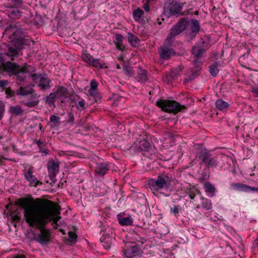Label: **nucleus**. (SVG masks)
<instances>
[{
	"mask_svg": "<svg viewBox=\"0 0 258 258\" xmlns=\"http://www.w3.org/2000/svg\"><path fill=\"white\" fill-rule=\"evenodd\" d=\"M18 203L24 211L26 222L32 227H42L51 221L54 229H59L64 222L59 216L60 208L54 202L47 199L32 198H21Z\"/></svg>",
	"mask_w": 258,
	"mask_h": 258,
	"instance_id": "f257e3e1",
	"label": "nucleus"
},
{
	"mask_svg": "<svg viewBox=\"0 0 258 258\" xmlns=\"http://www.w3.org/2000/svg\"><path fill=\"white\" fill-rule=\"evenodd\" d=\"M209 40L201 38L192 47L191 52L193 57L192 63L195 65V70H192L191 74L185 79V82L187 83L191 81L199 75L202 59L204 57V54L209 48Z\"/></svg>",
	"mask_w": 258,
	"mask_h": 258,
	"instance_id": "f03ea898",
	"label": "nucleus"
},
{
	"mask_svg": "<svg viewBox=\"0 0 258 258\" xmlns=\"http://www.w3.org/2000/svg\"><path fill=\"white\" fill-rule=\"evenodd\" d=\"M172 180V177L170 174L163 172L158 174L156 178L148 179L146 185L148 189L154 195H164V191H167L170 188Z\"/></svg>",
	"mask_w": 258,
	"mask_h": 258,
	"instance_id": "7ed1b4c3",
	"label": "nucleus"
},
{
	"mask_svg": "<svg viewBox=\"0 0 258 258\" xmlns=\"http://www.w3.org/2000/svg\"><path fill=\"white\" fill-rule=\"evenodd\" d=\"M196 158L202 161L201 164H205L208 168H215L218 164V160L217 156H212L211 154L208 149L202 147L196 149Z\"/></svg>",
	"mask_w": 258,
	"mask_h": 258,
	"instance_id": "20e7f679",
	"label": "nucleus"
},
{
	"mask_svg": "<svg viewBox=\"0 0 258 258\" xmlns=\"http://www.w3.org/2000/svg\"><path fill=\"white\" fill-rule=\"evenodd\" d=\"M34 90L30 86L21 87L16 90V93L17 95L27 96L31 95V100L29 101H23L24 104L26 106L34 107L39 103V100L37 94H33Z\"/></svg>",
	"mask_w": 258,
	"mask_h": 258,
	"instance_id": "39448f33",
	"label": "nucleus"
},
{
	"mask_svg": "<svg viewBox=\"0 0 258 258\" xmlns=\"http://www.w3.org/2000/svg\"><path fill=\"white\" fill-rule=\"evenodd\" d=\"M17 24H12L5 29L4 35L8 37L11 41L19 42L23 35V29L19 27Z\"/></svg>",
	"mask_w": 258,
	"mask_h": 258,
	"instance_id": "423d86ee",
	"label": "nucleus"
},
{
	"mask_svg": "<svg viewBox=\"0 0 258 258\" xmlns=\"http://www.w3.org/2000/svg\"><path fill=\"white\" fill-rule=\"evenodd\" d=\"M156 105L163 111L176 114L182 109L181 106L176 101L171 100H160Z\"/></svg>",
	"mask_w": 258,
	"mask_h": 258,
	"instance_id": "0eeeda50",
	"label": "nucleus"
},
{
	"mask_svg": "<svg viewBox=\"0 0 258 258\" xmlns=\"http://www.w3.org/2000/svg\"><path fill=\"white\" fill-rule=\"evenodd\" d=\"M183 4L177 1H172L167 3L164 6V13L168 17L171 16L178 17L183 15L182 12Z\"/></svg>",
	"mask_w": 258,
	"mask_h": 258,
	"instance_id": "6e6552de",
	"label": "nucleus"
},
{
	"mask_svg": "<svg viewBox=\"0 0 258 258\" xmlns=\"http://www.w3.org/2000/svg\"><path fill=\"white\" fill-rule=\"evenodd\" d=\"M142 253L140 246L135 243H126L122 250V255L125 258H135L140 256Z\"/></svg>",
	"mask_w": 258,
	"mask_h": 258,
	"instance_id": "1a4fd4ad",
	"label": "nucleus"
},
{
	"mask_svg": "<svg viewBox=\"0 0 258 258\" xmlns=\"http://www.w3.org/2000/svg\"><path fill=\"white\" fill-rule=\"evenodd\" d=\"M133 150L137 152H143V154L151 158L152 157L149 155L150 152L151 150V147L150 143L146 140H141L140 141H136L134 145L132 146Z\"/></svg>",
	"mask_w": 258,
	"mask_h": 258,
	"instance_id": "9d476101",
	"label": "nucleus"
},
{
	"mask_svg": "<svg viewBox=\"0 0 258 258\" xmlns=\"http://www.w3.org/2000/svg\"><path fill=\"white\" fill-rule=\"evenodd\" d=\"M39 229L40 232L35 234L34 239L41 245L47 244L50 241V232L49 229L45 228V227H34Z\"/></svg>",
	"mask_w": 258,
	"mask_h": 258,
	"instance_id": "9b49d317",
	"label": "nucleus"
},
{
	"mask_svg": "<svg viewBox=\"0 0 258 258\" xmlns=\"http://www.w3.org/2000/svg\"><path fill=\"white\" fill-rule=\"evenodd\" d=\"M82 59L90 66L98 69H101L103 68H107L105 66L104 63H102L100 59L94 58L90 54L88 53H83L81 56Z\"/></svg>",
	"mask_w": 258,
	"mask_h": 258,
	"instance_id": "f8f14e48",
	"label": "nucleus"
},
{
	"mask_svg": "<svg viewBox=\"0 0 258 258\" xmlns=\"http://www.w3.org/2000/svg\"><path fill=\"white\" fill-rule=\"evenodd\" d=\"M186 24L187 21L184 18L180 19L171 28L169 36L171 38L179 35L185 29Z\"/></svg>",
	"mask_w": 258,
	"mask_h": 258,
	"instance_id": "ddd939ff",
	"label": "nucleus"
},
{
	"mask_svg": "<svg viewBox=\"0 0 258 258\" xmlns=\"http://www.w3.org/2000/svg\"><path fill=\"white\" fill-rule=\"evenodd\" d=\"M24 177L29 182L31 186L36 187L38 184H42L37 177L33 174V167H29L26 169L24 171Z\"/></svg>",
	"mask_w": 258,
	"mask_h": 258,
	"instance_id": "4468645a",
	"label": "nucleus"
},
{
	"mask_svg": "<svg viewBox=\"0 0 258 258\" xmlns=\"http://www.w3.org/2000/svg\"><path fill=\"white\" fill-rule=\"evenodd\" d=\"M159 54L162 59H168L170 58L171 56H174L175 54V52L173 48L166 46V45L164 44L159 48Z\"/></svg>",
	"mask_w": 258,
	"mask_h": 258,
	"instance_id": "2eb2a0df",
	"label": "nucleus"
},
{
	"mask_svg": "<svg viewBox=\"0 0 258 258\" xmlns=\"http://www.w3.org/2000/svg\"><path fill=\"white\" fill-rule=\"evenodd\" d=\"M231 186L233 189L240 192L258 191V188L251 187L241 183H232Z\"/></svg>",
	"mask_w": 258,
	"mask_h": 258,
	"instance_id": "dca6fc26",
	"label": "nucleus"
},
{
	"mask_svg": "<svg viewBox=\"0 0 258 258\" xmlns=\"http://www.w3.org/2000/svg\"><path fill=\"white\" fill-rule=\"evenodd\" d=\"M59 164L57 162L53 161H49L47 163V168L49 173V176L51 180H53L56 175L59 172Z\"/></svg>",
	"mask_w": 258,
	"mask_h": 258,
	"instance_id": "f3484780",
	"label": "nucleus"
},
{
	"mask_svg": "<svg viewBox=\"0 0 258 258\" xmlns=\"http://www.w3.org/2000/svg\"><path fill=\"white\" fill-rule=\"evenodd\" d=\"M19 66L16 65L15 62L11 61H7L2 63L0 64V69L7 73H14L17 70V68Z\"/></svg>",
	"mask_w": 258,
	"mask_h": 258,
	"instance_id": "a211bd4d",
	"label": "nucleus"
},
{
	"mask_svg": "<svg viewBox=\"0 0 258 258\" xmlns=\"http://www.w3.org/2000/svg\"><path fill=\"white\" fill-rule=\"evenodd\" d=\"M109 170L108 163L107 162H100L96 163L95 172L98 175L103 176Z\"/></svg>",
	"mask_w": 258,
	"mask_h": 258,
	"instance_id": "6ab92c4d",
	"label": "nucleus"
},
{
	"mask_svg": "<svg viewBox=\"0 0 258 258\" xmlns=\"http://www.w3.org/2000/svg\"><path fill=\"white\" fill-rule=\"evenodd\" d=\"M67 92V89L62 86H59L57 90L54 91L55 94L56 95V98L61 103H64L66 101L68 98Z\"/></svg>",
	"mask_w": 258,
	"mask_h": 258,
	"instance_id": "aec40b11",
	"label": "nucleus"
},
{
	"mask_svg": "<svg viewBox=\"0 0 258 258\" xmlns=\"http://www.w3.org/2000/svg\"><path fill=\"white\" fill-rule=\"evenodd\" d=\"M123 36L120 34H116L114 36L113 42L116 48L119 50L123 51L125 49V46L123 44Z\"/></svg>",
	"mask_w": 258,
	"mask_h": 258,
	"instance_id": "412c9836",
	"label": "nucleus"
},
{
	"mask_svg": "<svg viewBox=\"0 0 258 258\" xmlns=\"http://www.w3.org/2000/svg\"><path fill=\"white\" fill-rule=\"evenodd\" d=\"M51 80L46 75H43L42 77H40L38 86L41 88L42 90H46L49 89L51 87L50 83Z\"/></svg>",
	"mask_w": 258,
	"mask_h": 258,
	"instance_id": "4be33fe9",
	"label": "nucleus"
},
{
	"mask_svg": "<svg viewBox=\"0 0 258 258\" xmlns=\"http://www.w3.org/2000/svg\"><path fill=\"white\" fill-rule=\"evenodd\" d=\"M200 28V24L196 19L191 20V25L190 27L191 32L190 36L191 38L195 37L197 34L199 32Z\"/></svg>",
	"mask_w": 258,
	"mask_h": 258,
	"instance_id": "5701e85b",
	"label": "nucleus"
},
{
	"mask_svg": "<svg viewBox=\"0 0 258 258\" xmlns=\"http://www.w3.org/2000/svg\"><path fill=\"white\" fill-rule=\"evenodd\" d=\"M117 219L121 226H131L133 225V219L131 217H123L120 214L117 215Z\"/></svg>",
	"mask_w": 258,
	"mask_h": 258,
	"instance_id": "b1692460",
	"label": "nucleus"
},
{
	"mask_svg": "<svg viewBox=\"0 0 258 258\" xmlns=\"http://www.w3.org/2000/svg\"><path fill=\"white\" fill-rule=\"evenodd\" d=\"M136 79L138 82L141 83H144L147 81L148 76L147 71L141 69L138 70Z\"/></svg>",
	"mask_w": 258,
	"mask_h": 258,
	"instance_id": "393cba45",
	"label": "nucleus"
},
{
	"mask_svg": "<svg viewBox=\"0 0 258 258\" xmlns=\"http://www.w3.org/2000/svg\"><path fill=\"white\" fill-rule=\"evenodd\" d=\"M5 54L8 56L12 60H17L19 57V51L12 47H9Z\"/></svg>",
	"mask_w": 258,
	"mask_h": 258,
	"instance_id": "a878e982",
	"label": "nucleus"
},
{
	"mask_svg": "<svg viewBox=\"0 0 258 258\" xmlns=\"http://www.w3.org/2000/svg\"><path fill=\"white\" fill-rule=\"evenodd\" d=\"M14 74H15L17 80L20 82H24L27 77V75L25 73V71H23L22 68L20 66L18 67L17 70Z\"/></svg>",
	"mask_w": 258,
	"mask_h": 258,
	"instance_id": "bb28decb",
	"label": "nucleus"
},
{
	"mask_svg": "<svg viewBox=\"0 0 258 258\" xmlns=\"http://www.w3.org/2000/svg\"><path fill=\"white\" fill-rule=\"evenodd\" d=\"M127 39L128 43L133 47H136L140 42L138 37L130 32L127 33Z\"/></svg>",
	"mask_w": 258,
	"mask_h": 258,
	"instance_id": "cd10ccee",
	"label": "nucleus"
},
{
	"mask_svg": "<svg viewBox=\"0 0 258 258\" xmlns=\"http://www.w3.org/2000/svg\"><path fill=\"white\" fill-rule=\"evenodd\" d=\"M216 108L220 110L224 111L226 110L229 106V104L222 99H218L215 103Z\"/></svg>",
	"mask_w": 258,
	"mask_h": 258,
	"instance_id": "c85d7f7f",
	"label": "nucleus"
},
{
	"mask_svg": "<svg viewBox=\"0 0 258 258\" xmlns=\"http://www.w3.org/2000/svg\"><path fill=\"white\" fill-rule=\"evenodd\" d=\"M218 67V63L216 62L213 63L209 67V71L213 77H216L218 75L219 73Z\"/></svg>",
	"mask_w": 258,
	"mask_h": 258,
	"instance_id": "c756f323",
	"label": "nucleus"
},
{
	"mask_svg": "<svg viewBox=\"0 0 258 258\" xmlns=\"http://www.w3.org/2000/svg\"><path fill=\"white\" fill-rule=\"evenodd\" d=\"M201 205L202 207L206 210H211L212 208V203L209 199L201 198Z\"/></svg>",
	"mask_w": 258,
	"mask_h": 258,
	"instance_id": "7c9ffc66",
	"label": "nucleus"
},
{
	"mask_svg": "<svg viewBox=\"0 0 258 258\" xmlns=\"http://www.w3.org/2000/svg\"><path fill=\"white\" fill-rule=\"evenodd\" d=\"M56 98V95L54 92L50 93L48 96L45 97V102L47 103L50 106H54L55 99Z\"/></svg>",
	"mask_w": 258,
	"mask_h": 258,
	"instance_id": "2f4dec72",
	"label": "nucleus"
},
{
	"mask_svg": "<svg viewBox=\"0 0 258 258\" xmlns=\"http://www.w3.org/2000/svg\"><path fill=\"white\" fill-rule=\"evenodd\" d=\"M9 112L13 114L17 115L22 114L23 110L20 106L16 105L10 107Z\"/></svg>",
	"mask_w": 258,
	"mask_h": 258,
	"instance_id": "473e14b6",
	"label": "nucleus"
},
{
	"mask_svg": "<svg viewBox=\"0 0 258 258\" xmlns=\"http://www.w3.org/2000/svg\"><path fill=\"white\" fill-rule=\"evenodd\" d=\"M144 14V12L142 9L138 8L133 13V18L136 21H139Z\"/></svg>",
	"mask_w": 258,
	"mask_h": 258,
	"instance_id": "72a5a7b5",
	"label": "nucleus"
},
{
	"mask_svg": "<svg viewBox=\"0 0 258 258\" xmlns=\"http://www.w3.org/2000/svg\"><path fill=\"white\" fill-rule=\"evenodd\" d=\"M204 188L206 192L212 194V196L214 195L215 191V188L210 182H206L204 184Z\"/></svg>",
	"mask_w": 258,
	"mask_h": 258,
	"instance_id": "f704fd0d",
	"label": "nucleus"
},
{
	"mask_svg": "<svg viewBox=\"0 0 258 258\" xmlns=\"http://www.w3.org/2000/svg\"><path fill=\"white\" fill-rule=\"evenodd\" d=\"M68 241L72 243H75L77 241V235L73 231L68 232Z\"/></svg>",
	"mask_w": 258,
	"mask_h": 258,
	"instance_id": "c9c22d12",
	"label": "nucleus"
},
{
	"mask_svg": "<svg viewBox=\"0 0 258 258\" xmlns=\"http://www.w3.org/2000/svg\"><path fill=\"white\" fill-rule=\"evenodd\" d=\"M50 121L54 124V126L59 125L60 124V118L58 116L51 115L49 118Z\"/></svg>",
	"mask_w": 258,
	"mask_h": 258,
	"instance_id": "e433bc0d",
	"label": "nucleus"
},
{
	"mask_svg": "<svg viewBox=\"0 0 258 258\" xmlns=\"http://www.w3.org/2000/svg\"><path fill=\"white\" fill-rule=\"evenodd\" d=\"M23 71H25V73L31 75L33 72H35V68L30 65H25L21 67Z\"/></svg>",
	"mask_w": 258,
	"mask_h": 258,
	"instance_id": "4c0bfd02",
	"label": "nucleus"
},
{
	"mask_svg": "<svg viewBox=\"0 0 258 258\" xmlns=\"http://www.w3.org/2000/svg\"><path fill=\"white\" fill-rule=\"evenodd\" d=\"M77 108L80 110L82 111L85 109V101L84 99H82L76 104Z\"/></svg>",
	"mask_w": 258,
	"mask_h": 258,
	"instance_id": "58836bf2",
	"label": "nucleus"
},
{
	"mask_svg": "<svg viewBox=\"0 0 258 258\" xmlns=\"http://www.w3.org/2000/svg\"><path fill=\"white\" fill-rule=\"evenodd\" d=\"M5 105L3 101L0 100V120L3 117L5 110Z\"/></svg>",
	"mask_w": 258,
	"mask_h": 258,
	"instance_id": "ea45409f",
	"label": "nucleus"
},
{
	"mask_svg": "<svg viewBox=\"0 0 258 258\" xmlns=\"http://www.w3.org/2000/svg\"><path fill=\"white\" fill-rule=\"evenodd\" d=\"M180 210V206L179 205H174L172 208H171L170 212L172 213L175 216L179 213Z\"/></svg>",
	"mask_w": 258,
	"mask_h": 258,
	"instance_id": "a19ab883",
	"label": "nucleus"
},
{
	"mask_svg": "<svg viewBox=\"0 0 258 258\" xmlns=\"http://www.w3.org/2000/svg\"><path fill=\"white\" fill-rule=\"evenodd\" d=\"M74 116L72 112H68V122L70 123L72 125L75 124Z\"/></svg>",
	"mask_w": 258,
	"mask_h": 258,
	"instance_id": "79ce46f5",
	"label": "nucleus"
},
{
	"mask_svg": "<svg viewBox=\"0 0 258 258\" xmlns=\"http://www.w3.org/2000/svg\"><path fill=\"white\" fill-rule=\"evenodd\" d=\"M31 77H32V80L33 82H35L36 83H37V82L39 81L40 77H42V75H37V74H31L30 75Z\"/></svg>",
	"mask_w": 258,
	"mask_h": 258,
	"instance_id": "37998d69",
	"label": "nucleus"
},
{
	"mask_svg": "<svg viewBox=\"0 0 258 258\" xmlns=\"http://www.w3.org/2000/svg\"><path fill=\"white\" fill-rule=\"evenodd\" d=\"M98 83L95 80H92L90 82V88L89 89L97 90Z\"/></svg>",
	"mask_w": 258,
	"mask_h": 258,
	"instance_id": "c03bdc74",
	"label": "nucleus"
},
{
	"mask_svg": "<svg viewBox=\"0 0 258 258\" xmlns=\"http://www.w3.org/2000/svg\"><path fill=\"white\" fill-rule=\"evenodd\" d=\"M5 93L7 95V98H10L13 96H14L15 93L13 91L11 90L10 89H7L5 91Z\"/></svg>",
	"mask_w": 258,
	"mask_h": 258,
	"instance_id": "a18cd8bd",
	"label": "nucleus"
},
{
	"mask_svg": "<svg viewBox=\"0 0 258 258\" xmlns=\"http://www.w3.org/2000/svg\"><path fill=\"white\" fill-rule=\"evenodd\" d=\"M9 84V82L7 80H0V88H4L6 87Z\"/></svg>",
	"mask_w": 258,
	"mask_h": 258,
	"instance_id": "49530a36",
	"label": "nucleus"
},
{
	"mask_svg": "<svg viewBox=\"0 0 258 258\" xmlns=\"http://www.w3.org/2000/svg\"><path fill=\"white\" fill-rule=\"evenodd\" d=\"M123 71L125 75H131V70L129 67L124 66L123 68Z\"/></svg>",
	"mask_w": 258,
	"mask_h": 258,
	"instance_id": "de8ad7c7",
	"label": "nucleus"
},
{
	"mask_svg": "<svg viewBox=\"0 0 258 258\" xmlns=\"http://www.w3.org/2000/svg\"><path fill=\"white\" fill-rule=\"evenodd\" d=\"M88 92L90 96L96 97L97 95H98V92L97 90H92V89H89L88 91Z\"/></svg>",
	"mask_w": 258,
	"mask_h": 258,
	"instance_id": "09e8293b",
	"label": "nucleus"
},
{
	"mask_svg": "<svg viewBox=\"0 0 258 258\" xmlns=\"http://www.w3.org/2000/svg\"><path fill=\"white\" fill-rule=\"evenodd\" d=\"M12 1L17 7H21L23 4V0H12Z\"/></svg>",
	"mask_w": 258,
	"mask_h": 258,
	"instance_id": "8fccbe9b",
	"label": "nucleus"
},
{
	"mask_svg": "<svg viewBox=\"0 0 258 258\" xmlns=\"http://www.w3.org/2000/svg\"><path fill=\"white\" fill-rule=\"evenodd\" d=\"M102 246L105 249H109L111 247V243L106 241L102 242Z\"/></svg>",
	"mask_w": 258,
	"mask_h": 258,
	"instance_id": "3c124183",
	"label": "nucleus"
},
{
	"mask_svg": "<svg viewBox=\"0 0 258 258\" xmlns=\"http://www.w3.org/2000/svg\"><path fill=\"white\" fill-rule=\"evenodd\" d=\"M143 8L146 12H148L150 11V7L149 5L148 0L147 1V2L144 4Z\"/></svg>",
	"mask_w": 258,
	"mask_h": 258,
	"instance_id": "603ef678",
	"label": "nucleus"
},
{
	"mask_svg": "<svg viewBox=\"0 0 258 258\" xmlns=\"http://www.w3.org/2000/svg\"><path fill=\"white\" fill-rule=\"evenodd\" d=\"M34 143H35L40 148L43 145V143L42 142L40 141V140H35L34 141Z\"/></svg>",
	"mask_w": 258,
	"mask_h": 258,
	"instance_id": "864d4df0",
	"label": "nucleus"
},
{
	"mask_svg": "<svg viewBox=\"0 0 258 258\" xmlns=\"http://www.w3.org/2000/svg\"><path fill=\"white\" fill-rule=\"evenodd\" d=\"M252 92L256 96L258 97V86L252 88Z\"/></svg>",
	"mask_w": 258,
	"mask_h": 258,
	"instance_id": "5fc2aeb1",
	"label": "nucleus"
},
{
	"mask_svg": "<svg viewBox=\"0 0 258 258\" xmlns=\"http://www.w3.org/2000/svg\"><path fill=\"white\" fill-rule=\"evenodd\" d=\"M253 246L258 249V238L254 241Z\"/></svg>",
	"mask_w": 258,
	"mask_h": 258,
	"instance_id": "6e6d98bb",
	"label": "nucleus"
},
{
	"mask_svg": "<svg viewBox=\"0 0 258 258\" xmlns=\"http://www.w3.org/2000/svg\"><path fill=\"white\" fill-rule=\"evenodd\" d=\"M189 197L190 199L194 200L195 199V197H196V194H194V193H192V192H190L189 194Z\"/></svg>",
	"mask_w": 258,
	"mask_h": 258,
	"instance_id": "4d7b16f0",
	"label": "nucleus"
},
{
	"mask_svg": "<svg viewBox=\"0 0 258 258\" xmlns=\"http://www.w3.org/2000/svg\"><path fill=\"white\" fill-rule=\"evenodd\" d=\"M4 61V55L3 54L0 53V63H3Z\"/></svg>",
	"mask_w": 258,
	"mask_h": 258,
	"instance_id": "13d9d810",
	"label": "nucleus"
},
{
	"mask_svg": "<svg viewBox=\"0 0 258 258\" xmlns=\"http://www.w3.org/2000/svg\"><path fill=\"white\" fill-rule=\"evenodd\" d=\"M164 19L163 18L161 19V20L158 18L156 20V21L159 25H161L162 24V21H164Z\"/></svg>",
	"mask_w": 258,
	"mask_h": 258,
	"instance_id": "bf43d9fd",
	"label": "nucleus"
},
{
	"mask_svg": "<svg viewBox=\"0 0 258 258\" xmlns=\"http://www.w3.org/2000/svg\"><path fill=\"white\" fill-rule=\"evenodd\" d=\"M116 68H117V69H120V67L119 66V65L118 64H117L116 65Z\"/></svg>",
	"mask_w": 258,
	"mask_h": 258,
	"instance_id": "052dcab7",
	"label": "nucleus"
},
{
	"mask_svg": "<svg viewBox=\"0 0 258 258\" xmlns=\"http://www.w3.org/2000/svg\"><path fill=\"white\" fill-rule=\"evenodd\" d=\"M39 129L40 130L42 129V126H41V125L40 124H39Z\"/></svg>",
	"mask_w": 258,
	"mask_h": 258,
	"instance_id": "680f3d73",
	"label": "nucleus"
},
{
	"mask_svg": "<svg viewBox=\"0 0 258 258\" xmlns=\"http://www.w3.org/2000/svg\"><path fill=\"white\" fill-rule=\"evenodd\" d=\"M200 208V206L199 205L197 206L196 207V209H199Z\"/></svg>",
	"mask_w": 258,
	"mask_h": 258,
	"instance_id": "e2e57ef3",
	"label": "nucleus"
},
{
	"mask_svg": "<svg viewBox=\"0 0 258 258\" xmlns=\"http://www.w3.org/2000/svg\"><path fill=\"white\" fill-rule=\"evenodd\" d=\"M18 13L19 14V11H17Z\"/></svg>",
	"mask_w": 258,
	"mask_h": 258,
	"instance_id": "0e129e2a",
	"label": "nucleus"
}]
</instances>
